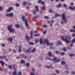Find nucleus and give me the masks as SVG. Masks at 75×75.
<instances>
[{"label": "nucleus", "instance_id": "obj_1", "mask_svg": "<svg viewBox=\"0 0 75 75\" xmlns=\"http://www.w3.org/2000/svg\"><path fill=\"white\" fill-rule=\"evenodd\" d=\"M61 37L62 38V40L63 41H64L66 42L67 44H68L69 42V41H67V40H69L71 39V37L69 36H67L66 37V38L65 39V36H61Z\"/></svg>", "mask_w": 75, "mask_h": 75}, {"label": "nucleus", "instance_id": "obj_2", "mask_svg": "<svg viewBox=\"0 0 75 75\" xmlns=\"http://www.w3.org/2000/svg\"><path fill=\"white\" fill-rule=\"evenodd\" d=\"M12 27H13V25H9L8 27L7 28L9 32L15 33V29L13 28H12Z\"/></svg>", "mask_w": 75, "mask_h": 75}, {"label": "nucleus", "instance_id": "obj_3", "mask_svg": "<svg viewBox=\"0 0 75 75\" xmlns=\"http://www.w3.org/2000/svg\"><path fill=\"white\" fill-rule=\"evenodd\" d=\"M46 43V44L48 46V45H54V43L53 42H51L50 43V42H49V41H48V39H45L44 40V44H45Z\"/></svg>", "mask_w": 75, "mask_h": 75}, {"label": "nucleus", "instance_id": "obj_4", "mask_svg": "<svg viewBox=\"0 0 75 75\" xmlns=\"http://www.w3.org/2000/svg\"><path fill=\"white\" fill-rule=\"evenodd\" d=\"M52 61L54 63H56V62H60L61 60L60 59H58L57 60V58L56 57H54L53 58V59L52 60Z\"/></svg>", "mask_w": 75, "mask_h": 75}, {"label": "nucleus", "instance_id": "obj_5", "mask_svg": "<svg viewBox=\"0 0 75 75\" xmlns=\"http://www.w3.org/2000/svg\"><path fill=\"white\" fill-rule=\"evenodd\" d=\"M62 19L63 20H64V23H67V20L65 18V14L64 13L62 15Z\"/></svg>", "mask_w": 75, "mask_h": 75}, {"label": "nucleus", "instance_id": "obj_6", "mask_svg": "<svg viewBox=\"0 0 75 75\" xmlns=\"http://www.w3.org/2000/svg\"><path fill=\"white\" fill-rule=\"evenodd\" d=\"M6 16L7 17H10V16L11 17H13V16H14V15H13V13H11L9 14H6Z\"/></svg>", "mask_w": 75, "mask_h": 75}, {"label": "nucleus", "instance_id": "obj_7", "mask_svg": "<svg viewBox=\"0 0 75 75\" xmlns=\"http://www.w3.org/2000/svg\"><path fill=\"white\" fill-rule=\"evenodd\" d=\"M13 10V8L12 7H9L8 8V9L6 11V12H10L11 10Z\"/></svg>", "mask_w": 75, "mask_h": 75}, {"label": "nucleus", "instance_id": "obj_8", "mask_svg": "<svg viewBox=\"0 0 75 75\" xmlns=\"http://www.w3.org/2000/svg\"><path fill=\"white\" fill-rule=\"evenodd\" d=\"M7 41H11V43H12V41H13V38H10L7 39Z\"/></svg>", "mask_w": 75, "mask_h": 75}, {"label": "nucleus", "instance_id": "obj_9", "mask_svg": "<svg viewBox=\"0 0 75 75\" xmlns=\"http://www.w3.org/2000/svg\"><path fill=\"white\" fill-rule=\"evenodd\" d=\"M40 44H41V45H42V43H43V39H42V38L40 39Z\"/></svg>", "mask_w": 75, "mask_h": 75}, {"label": "nucleus", "instance_id": "obj_10", "mask_svg": "<svg viewBox=\"0 0 75 75\" xmlns=\"http://www.w3.org/2000/svg\"><path fill=\"white\" fill-rule=\"evenodd\" d=\"M0 63L2 65V66H3V67H4V62L3 61L0 60Z\"/></svg>", "mask_w": 75, "mask_h": 75}, {"label": "nucleus", "instance_id": "obj_11", "mask_svg": "<svg viewBox=\"0 0 75 75\" xmlns=\"http://www.w3.org/2000/svg\"><path fill=\"white\" fill-rule=\"evenodd\" d=\"M22 19L23 21L24 22L25 21H27V19H25V17L24 16H22Z\"/></svg>", "mask_w": 75, "mask_h": 75}, {"label": "nucleus", "instance_id": "obj_12", "mask_svg": "<svg viewBox=\"0 0 75 75\" xmlns=\"http://www.w3.org/2000/svg\"><path fill=\"white\" fill-rule=\"evenodd\" d=\"M25 21V24L26 27H28V21L27 20Z\"/></svg>", "mask_w": 75, "mask_h": 75}, {"label": "nucleus", "instance_id": "obj_13", "mask_svg": "<svg viewBox=\"0 0 75 75\" xmlns=\"http://www.w3.org/2000/svg\"><path fill=\"white\" fill-rule=\"evenodd\" d=\"M69 8H70V9H71V10H75V6H74L73 7H71V6H69Z\"/></svg>", "mask_w": 75, "mask_h": 75}, {"label": "nucleus", "instance_id": "obj_14", "mask_svg": "<svg viewBox=\"0 0 75 75\" xmlns=\"http://www.w3.org/2000/svg\"><path fill=\"white\" fill-rule=\"evenodd\" d=\"M62 42H60V41H58L57 42V45H61Z\"/></svg>", "mask_w": 75, "mask_h": 75}, {"label": "nucleus", "instance_id": "obj_15", "mask_svg": "<svg viewBox=\"0 0 75 75\" xmlns=\"http://www.w3.org/2000/svg\"><path fill=\"white\" fill-rule=\"evenodd\" d=\"M22 55L23 57L25 59H26V58H28V57L27 56H25V55H24V54H23Z\"/></svg>", "mask_w": 75, "mask_h": 75}, {"label": "nucleus", "instance_id": "obj_16", "mask_svg": "<svg viewBox=\"0 0 75 75\" xmlns=\"http://www.w3.org/2000/svg\"><path fill=\"white\" fill-rule=\"evenodd\" d=\"M13 75H17V71H14L13 73Z\"/></svg>", "mask_w": 75, "mask_h": 75}, {"label": "nucleus", "instance_id": "obj_17", "mask_svg": "<svg viewBox=\"0 0 75 75\" xmlns=\"http://www.w3.org/2000/svg\"><path fill=\"white\" fill-rule=\"evenodd\" d=\"M55 17H60V16H61V15L59 14H55Z\"/></svg>", "mask_w": 75, "mask_h": 75}, {"label": "nucleus", "instance_id": "obj_18", "mask_svg": "<svg viewBox=\"0 0 75 75\" xmlns=\"http://www.w3.org/2000/svg\"><path fill=\"white\" fill-rule=\"evenodd\" d=\"M38 17H39V16H35L32 18V19L33 20H34V19H35V18H37Z\"/></svg>", "mask_w": 75, "mask_h": 75}, {"label": "nucleus", "instance_id": "obj_19", "mask_svg": "<svg viewBox=\"0 0 75 75\" xmlns=\"http://www.w3.org/2000/svg\"><path fill=\"white\" fill-rule=\"evenodd\" d=\"M25 61L23 60H21L20 62V64H25Z\"/></svg>", "mask_w": 75, "mask_h": 75}, {"label": "nucleus", "instance_id": "obj_20", "mask_svg": "<svg viewBox=\"0 0 75 75\" xmlns=\"http://www.w3.org/2000/svg\"><path fill=\"white\" fill-rule=\"evenodd\" d=\"M26 39L27 41H29V36H28L27 35H26Z\"/></svg>", "mask_w": 75, "mask_h": 75}, {"label": "nucleus", "instance_id": "obj_21", "mask_svg": "<svg viewBox=\"0 0 75 75\" xmlns=\"http://www.w3.org/2000/svg\"><path fill=\"white\" fill-rule=\"evenodd\" d=\"M33 31H30V35H31V38H32L33 37Z\"/></svg>", "mask_w": 75, "mask_h": 75}, {"label": "nucleus", "instance_id": "obj_22", "mask_svg": "<svg viewBox=\"0 0 75 75\" xmlns=\"http://www.w3.org/2000/svg\"><path fill=\"white\" fill-rule=\"evenodd\" d=\"M15 27H16L17 28H20V25L18 24H16L15 25Z\"/></svg>", "mask_w": 75, "mask_h": 75}, {"label": "nucleus", "instance_id": "obj_23", "mask_svg": "<svg viewBox=\"0 0 75 75\" xmlns=\"http://www.w3.org/2000/svg\"><path fill=\"white\" fill-rule=\"evenodd\" d=\"M35 9L36 10V11H39V10L38 9V6H35Z\"/></svg>", "mask_w": 75, "mask_h": 75}, {"label": "nucleus", "instance_id": "obj_24", "mask_svg": "<svg viewBox=\"0 0 75 75\" xmlns=\"http://www.w3.org/2000/svg\"><path fill=\"white\" fill-rule=\"evenodd\" d=\"M62 6V4H59L58 5L56 6L57 7H61Z\"/></svg>", "mask_w": 75, "mask_h": 75}, {"label": "nucleus", "instance_id": "obj_25", "mask_svg": "<svg viewBox=\"0 0 75 75\" xmlns=\"http://www.w3.org/2000/svg\"><path fill=\"white\" fill-rule=\"evenodd\" d=\"M18 75H22V72L21 71H19L18 72Z\"/></svg>", "mask_w": 75, "mask_h": 75}, {"label": "nucleus", "instance_id": "obj_26", "mask_svg": "<svg viewBox=\"0 0 75 75\" xmlns=\"http://www.w3.org/2000/svg\"><path fill=\"white\" fill-rule=\"evenodd\" d=\"M36 51V49L35 48H34L31 51V52H34L35 51Z\"/></svg>", "mask_w": 75, "mask_h": 75}, {"label": "nucleus", "instance_id": "obj_27", "mask_svg": "<svg viewBox=\"0 0 75 75\" xmlns=\"http://www.w3.org/2000/svg\"><path fill=\"white\" fill-rule=\"evenodd\" d=\"M48 55L49 56L51 57L52 56V53L51 52H49L48 53Z\"/></svg>", "mask_w": 75, "mask_h": 75}, {"label": "nucleus", "instance_id": "obj_28", "mask_svg": "<svg viewBox=\"0 0 75 75\" xmlns=\"http://www.w3.org/2000/svg\"><path fill=\"white\" fill-rule=\"evenodd\" d=\"M61 64L62 65H65L66 64V62L64 61H62L61 62Z\"/></svg>", "mask_w": 75, "mask_h": 75}, {"label": "nucleus", "instance_id": "obj_29", "mask_svg": "<svg viewBox=\"0 0 75 75\" xmlns=\"http://www.w3.org/2000/svg\"><path fill=\"white\" fill-rule=\"evenodd\" d=\"M23 6H26L27 5V2H24L23 3Z\"/></svg>", "mask_w": 75, "mask_h": 75}, {"label": "nucleus", "instance_id": "obj_30", "mask_svg": "<svg viewBox=\"0 0 75 75\" xmlns=\"http://www.w3.org/2000/svg\"><path fill=\"white\" fill-rule=\"evenodd\" d=\"M15 6L16 7H19L20 6V4H16L15 5Z\"/></svg>", "mask_w": 75, "mask_h": 75}, {"label": "nucleus", "instance_id": "obj_31", "mask_svg": "<svg viewBox=\"0 0 75 75\" xmlns=\"http://www.w3.org/2000/svg\"><path fill=\"white\" fill-rule=\"evenodd\" d=\"M30 50H31V48H30L28 50H26V52H28L29 53Z\"/></svg>", "mask_w": 75, "mask_h": 75}, {"label": "nucleus", "instance_id": "obj_32", "mask_svg": "<svg viewBox=\"0 0 75 75\" xmlns=\"http://www.w3.org/2000/svg\"><path fill=\"white\" fill-rule=\"evenodd\" d=\"M75 42V38H74V39H73L71 41V42L72 43H74V42Z\"/></svg>", "mask_w": 75, "mask_h": 75}, {"label": "nucleus", "instance_id": "obj_33", "mask_svg": "<svg viewBox=\"0 0 75 75\" xmlns=\"http://www.w3.org/2000/svg\"><path fill=\"white\" fill-rule=\"evenodd\" d=\"M38 39H36L35 40V42L36 43H38Z\"/></svg>", "mask_w": 75, "mask_h": 75}, {"label": "nucleus", "instance_id": "obj_34", "mask_svg": "<svg viewBox=\"0 0 75 75\" xmlns=\"http://www.w3.org/2000/svg\"><path fill=\"white\" fill-rule=\"evenodd\" d=\"M52 65L51 64L50 66H46L45 67L46 68H51V67H52Z\"/></svg>", "mask_w": 75, "mask_h": 75}, {"label": "nucleus", "instance_id": "obj_35", "mask_svg": "<svg viewBox=\"0 0 75 75\" xmlns=\"http://www.w3.org/2000/svg\"><path fill=\"white\" fill-rule=\"evenodd\" d=\"M28 44H30V45H34V43L32 42H29Z\"/></svg>", "mask_w": 75, "mask_h": 75}, {"label": "nucleus", "instance_id": "obj_36", "mask_svg": "<svg viewBox=\"0 0 75 75\" xmlns=\"http://www.w3.org/2000/svg\"><path fill=\"white\" fill-rule=\"evenodd\" d=\"M63 50L64 51H67V49L65 47H64Z\"/></svg>", "mask_w": 75, "mask_h": 75}, {"label": "nucleus", "instance_id": "obj_37", "mask_svg": "<svg viewBox=\"0 0 75 75\" xmlns=\"http://www.w3.org/2000/svg\"><path fill=\"white\" fill-rule=\"evenodd\" d=\"M63 7H67V5H66V4H63Z\"/></svg>", "mask_w": 75, "mask_h": 75}, {"label": "nucleus", "instance_id": "obj_38", "mask_svg": "<svg viewBox=\"0 0 75 75\" xmlns=\"http://www.w3.org/2000/svg\"><path fill=\"white\" fill-rule=\"evenodd\" d=\"M8 67L9 69H12V66L11 65H8Z\"/></svg>", "mask_w": 75, "mask_h": 75}, {"label": "nucleus", "instance_id": "obj_39", "mask_svg": "<svg viewBox=\"0 0 75 75\" xmlns=\"http://www.w3.org/2000/svg\"><path fill=\"white\" fill-rule=\"evenodd\" d=\"M36 11H37L36 10H34L33 11V13L34 14H36V13H35V12H36Z\"/></svg>", "mask_w": 75, "mask_h": 75}, {"label": "nucleus", "instance_id": "obj_40", "mask_svg": "<svg viewBox=\"0 0 75 75\" xmlns=\"http://www.w3.org/2000/svg\"><path fill=\"white\" fill-rule=\"evenodd\" d=\"M54 20L52 21V24H51L50 25V26L51 27V26H52V24H53V23H54Z\"/></svg>", "mask_w": 75, "mask_h": 75}, {"label": "nucleus", "instance_id": "obj_41", "mask_svg": "<svg viewBox=\"0 0 75 75\" xmlns=\"http://www.w3.org/2000/svg\"><path fill=\"white\" fill-rule=\"evenodd\" d=\"M43 9H44V10H45V11H46V7H45V6H43Z\"/></svg>", "mask_w": 75, "mask_h": 75}, {"label": "nucleus", "instance_id": "obj_42", "mask_svg": "<svg viewBox=\"0 0 75 75\" xmlns=\"http://www.w3.org/2000/svg\"><path fill=\"white\" fill-rule=\"evenodd\" d=\"M42 2V0H39V1H38V3L40 4Z\"/></svg>", "mask_w": 75, "mask_h": 75}, {"label": "nucleus", "instance_id": "obj_43", "mask_svg": "<svg viewBox=\"0 0 75 75\" xmlns=\"http://www.w3.org/2000/svg\"><path fill=\"white\" fill-rule=\"evenodd\" d=\"M26 65L27 67H29L30 66V64L28 63H27L26 64Z\"/></svg>", "mask_w": 75, "mask_h": 75}, {"label": "nucleus", "instance_id": "obj_44", "mask_svg": "<svg viewBox=\"0 0 75 75\" xmlns=\"http://www.w3.org/2000/svg\"><path fill=\"white\" fill-rule=\"evenodd\" d=\"M70 32H74L75 33V30H74L72 29H71L70 30Z\"/></svg>", "mask_w": 75, "mask_h": 75}, {"label": "nucleus", "instance_id": "obj_45", "mask_svg": "<svg viewBox=\"0 0 75 75\" xmlns=\"http://www.w3.org/2000/svg\"><path fill=\"white\" fill-rule=\"evenodd\" d=\"M69 56L71 57H73V56H74V54H69Z\"/></svg>", "mask_w": 75, "mask_h": 75}, {"label": "nucleus", "instance_id": "obj_46", "mask_svg": "<svg viewBox=\"0 0 75 75\" xmlns=\"http://www.w3.org/2000/svg\"><path fill=\"white\" fill-rule=\"evenodd\" d=\"M41 4H42V5H44V4H45V3H44V1L42 2Z\"/></svg>", "mask_w": 75, "mask_h": 75}, {"label": "nucleus", "instance_id": "obj_47", "mask_svg": "<svg viewBox=\"0 0 75 75\" xmlns=\"http://www.w3.org/2000/svg\"><path fill=\"white\" fill-rule=\"evenodd\" d=\"M45 18H46V19H48V18H49V17H48V16H45Z\"/></svg>", "mask_w": 75, "mask_h": 75}, {"label": "nucleus", "instance_id": "obj_48", "mask_svg": "<svg viewBox=\"0 0 75 75\" xmlns=\"http://www.w3.org/2000/svg\"><path fill=\"white\" fill-rule=\"evenodd\" d=\"M30 75H35V74H34V73H30Z\"/></svg>", "mask_w": 75, "mask_h": 75}, {"label": "nucleus", "instance_id": "obj_49", "mask_svg": "<svg viewBox=\"0 0 75 75\" xmlns=\"http://www.w3.org/2000/svg\"><path fill=\"white\" fill-rule=\"evenodd\" d=\"M47 22L49 24H50L51 23V21H47Z\"/></svg>", "mask_w": 75, "mask_h": 75}, {"label": "nucleus", "instance_id": "obj_50", "mask_svg": "<svg viewBox=\"0 0 75 75\" xmlns=\"http://www.w3.org/2000/svg\"><path fill=\"white\" fill-rule=\"evenodd\" d=\"M47 59H48V60H50L51 61H52V60L50 58H48V57H47Z\"/></svg>", "mask_w": 75, "mask_h": 75}, {"label": "nucleus", "instance_id": "obj_51", "mask_svg": "<svg viewBox=\"0 0 75 75\" xmlns=\"http://www.w3.org/2000/svg\"><path fill=\"white\" fill-rule=\"evenodd\" d=\"M46 32H47V31L46 30H45L43 32V33L44 34H46Z\"/></svg>", "mask_w": 75, "mask_h": 75}, {"label": "nucleus", "instance_id": "obj_52", "mask_svg": "<svg viewBox=\"0 0 75 75\" xmlns=\"http://www.w3.org/2000/svg\"><path fill=\"white\" fill-rule=\"evenodd\" d=\"M16 65H13V69L14 70H15V68H14V67H15V66H16Z\"/></svg>", "mask_w": 75, "mask_h": 75}, {"label": "nucleus", "instance_id": "obj_53", "mask_svg": "<svg viewBox=\"0 0 75 75\" xmlns=\"http://www.w3.org/2000/svg\"><path fill=\"white\" fill-rule=\"evenodd\" d=\"M71 74H75V72L74 71H71Z\"/></svg>", "mask_w": 75, "mask_h": 75}, {"label": "nucleus", "instance_id": "obj_54", "mask_svg": "<svg viewBox=\"0 0 75 75\" xmlns=\"http://www.w3.org/2000/svg\"><path fill=\"white\" fill-rule=\"evenodd\" d=\"M42 27H47V25H43L42 26Z\"/></svg>", "mask_w": 75, "mask_h": 75}, {"label": "nucleus", "instance_id": "obj_55", "mask_svg": "<svg viewBox=\"0 0 75 75\" xmlns=\"http://www.w3.org/2000/svg\"><path fill=\"white\" fill-rule=\"evenodd\" d=\"M1 45L3 47H5V44H1Z\"/></svg>", "mask_w": 75, "mask_h": 75}, {"label": "nucleus", "instance_id": "obj_56", "mask_svg": "<svg viewBox=\"0 0 75 75\" xmlns=\"http://www.w3.org/2000/svg\"><path fill=\"white\" fill-rule=\"evenodd\" d=\"M65 52H62V55H65Z\"/></svg>", "mask_w": 75, "mask_h": 75}, {"label": "nucleus", "instance_id": "obj_57", "mask_svg": "<svg viewBox=\"0 0 75 75\" xmlns=\"http://www.w3.org/2000/svg\"><path fill=\"white\" fill-rule=\"evenodd\" d=\"M70 46H71V47H74V45L72 43L70 44Z\"/></svg>", "mask_w": 75, "mask_h": 75}, {"label": "nucleus", "instance_id": "obj_58", "mask_svg": "<svg viewBox=\"0 0 75 75\" xmlns=\"http://www.w3.org/2000/svg\"><path fill=\"white\" fill-rule=\"evenodd\" d=\"M19 52H21V48H19Z\"/></svg>", "mask_w": 75, "mask_h": 75}, {"label": "nucleus", "instance_id": "obj_59", "mask_svg": "<svg viewBox=\"0 0 75 75\" xmlns=\"http://www.w3.org/2000/svg\"><path fill=\"white\" fill-rule=\"evenodd\" d=\"M38 31L37 30H35L34 31V33H37Z\"/></svg>", "mask_w": 75, "mask_h": 75}, {"label": "nucleus", "instance_id": "obj_60", "mask_svg": "<svg viewBox=\"0 0 75 75\" xmlns=\"http://www.w3.org/2000/svg\"><path fill=\"white\" fill-rule=\"evenodd\" d=\"M0 59H4V58H3V57H1V56L0 57Z\"/></svg>", "mask_w": 75, "mask_h": 75}, {"label": "nucleus", "instance_id": "obj_61", "mask_svg": "<svg viewBox=\"0 0 75 75\" xmlns=\"http://www.w3.org/2000/svg\"><path fill=\"white\" fill-rule=\"evenodd\" d=\"M50 48L51 49H53L54 48V47H52V46L50 47Z\"/></svg>", "mask_w": 75, "mask_h": 75}, {"label": "nucleus", "instance_id": "obj_62", "mask_svg": "<svg viewBox=\"0 0 75 75\" xmlns=\"http://www.w3.org/2000/svg\"><path fill=\"white\" fill-rule=\"evenodd\" d=\"M72 37H75V34H72Z\"/></svg>", "mask_w": 75, "mask_h": 75}, {"label": "nucleus", "instance_id": "obj_63", "mask_svg": "<svg viewBox=\"0 0 75 75\" xmlns=\"http://www.w3.org/2000/svg\"><path fill=\"white\" fill-rule=\"evenodd\" d=\"M34 36H35V37H37V36H38V35H37V34H35L34 35Z\"/></svg>", "mask_w": 75, "mask_h": 75}, {"label": "nucleus", "instance_id": "obj_64", "mask_svg": "<svg viewBox=\"0 0 75 75\" xmlns=\"http://www.w3.org/2000/svg\"><path fill=\"white\" fill-rule=\"evenodd\" d=\"M73 29H75V26H73Z\"/></svg>", "mask_w": 75, "mask_h": 75}]
</instances>
